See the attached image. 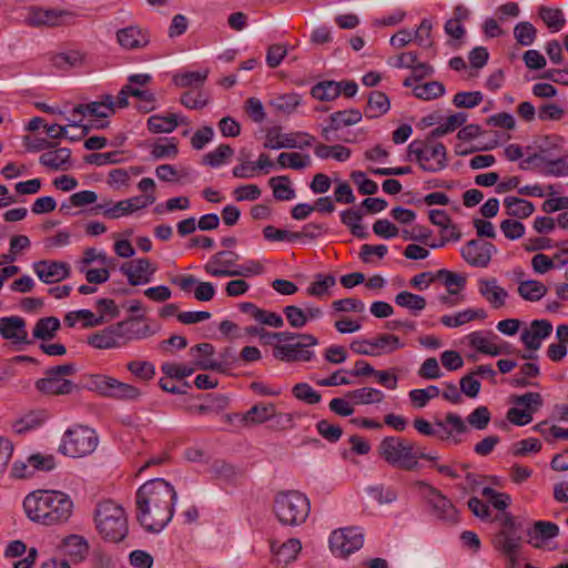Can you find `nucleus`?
I'll return each mask as SVG.
<instances>
[{"mask_svg":"<svg viewBox=\"0 0 568 568\" xmlns=\"http://www.w3.org/2000/svg\"><path fill=\"white\" fill-rule=\"evenodd\" d=\"M73 507L71 497L60 490H34L23 500L27 517L44 526L65 524L73 514Z\"/></svg>","mask_w":568,"mask_h":568,"instance_id":"2","label":"nucleus"},{"mask_svg":"<svg viewBox=\"0 0 568 568\" xmlns=\"http://www.w3.org/2000/svg\"><path fill=\"white\" fill-rule=\"evenodd\" d=\"M559 534V527L551 521H536L534 524V529H528L527 535L531 538L529 542H532V539L540 537L541 539H551L557 537Z\"/></svg>","mask_w":568,"mask_h":568,"instance_id":"51","label":"nucleus"},{"mask_svg":"<svg viewBox=\"0 0 568 568\" xmlns=\"http://www.w3.org/2000/svg\"><path fill=\"white\" fill-rule=\"evenodd\" d=\"M156 270V266L146 257L135 258L120 266V272L128 277L132 286L149 283Z\"/></svg>","mask_w":568,"mask_h":568,"instance_id":"14","label":"nucleus"},{"mask_svg":"<svg viewBox=\"0 0 568 568\" xmlns=\"http://www.w3.org/2000/svg\"><path fill=\"white\" fill-rule=\"evenodd\" d=\"M435 425L445 434L440 437L442 439H448L455 434L460 435L468 432L464 419L455 413H448L445 417V420L437 419Z\"/></svg>","mask_w":568,"mask_h":568,"instance_id":"26","label":"nucleus"},{"mask_svg":"<svg viewBox=\"0 0 568 568\" xmlns=\"http://www.w3.org/2000/svg\"><path fill=\"white\" fill-rule=\"evenodd\" d=\"M470 346L475 347L478 352L490 356H498L508 353V349L497 346L489 342L481 332H473L468 335Z\"/></svg>","mask_w":568,"mask_h":568,"instance_id":"37","label":"nucleus"},{"mask_svg":"<svg viewBox=\"0 0 568 568\" xmlns=\"http://www.w3.org/2000/svg\"><path fill=\"white\" fill-rule=\"evenodd\" d=\"M38 277L44 283H55L70 275V267L64 262L40 261L33 265Z\"/></svg>","mask_w":568,"mask_h":568,"instance_id":"17","label":"nucleus"},{"mask_svg":"<svg viewBox=\"0 0 568 568\" xmlns=\"http://www.w3.org/2000/svg\"><path fill=\"white\" fill-rule=\"evenodd\" d=\"M317 433L329 443H337L343 435V429L329 423L327 419H321L316 424Z\"/></svg>","mask_w":568,"mask_h":568,"instance_id":"61","label":"nucleus"},{"mask_svg":"<svg viewBox=\"0 0 568 568\" xmlns=\"http://www.w3.org/2000/svg\"><path fill=\"white\" fill-rule=\"evenodd\" d=\"M65 555L73 561H82L89 554V544L80 535H69L62 541Z\"/></svg>","mask_w":568,"mask_h":568,"instance_id":"25","label":"nucleus"},{"mask_svg":"<svg viewBox=\"0 0 568 568\" xmlns=\"http://www.w3.org/2000/svg\"><path fill=\"white\" fill-rule=\"evenodd\" d=\"M275 415V405L270 404H256L251 407L241 418L244 426L263 424L273 418Z\"/></svg>","mask_w":568,"mask_h":568,"instance_id":"24","label":"nucleus"},{"mask_svg":"<svg viewBox=\"0 0 568 568\" xmlns=\"http://www.w3.org/2000/svg\"><path fill=\"white\" fill-rule=\"evenodd\" d=\"M413 93L420 100H433L445 94V87L439 81H430L413 88Z\"/></svg>","mask_w":568,"mask_h":568,"instance_id":"47","label":"nucleus"},{"mask_svg":"<svg viewBox=\"0 0 568 568\" xmlns=\"http://www.w3.org/2000/svg\"><path fill=\"white\" fill-rule=\"evenodd\" d=\"M268 185L273 190L274 199L277 201H290L296 196L295 190L291 186V180L287 175L271 178Z\"/></svg>","mask_w":568,"mask_h":568,"instance_id":"34","label":"nucleus"},{"mask_svg":"<svg viewBox=\"0 0 568 568\" xmlns=\"http://www.w3.org/2000/svg\"><path fill=\"white\" fill-rule=\"evenodd\" d=\"M341 84L336 81L326 80L318 82L315 84L312 90L311 94L313 98L320 100V101H333L341 94Z\"/></svg>","mask_w":568,"mask_h":568,"instance_id":"42","label":"nucleus"},{"mask_svg":"<svg viewBox=\"0 0 568 568\" xmlns=\"http://www.w3.org/2000/svg\"><path fill=\"white\" fill-rule=\"evenodd\" d=\"M336 280L333 275L316 274L315 281L307 287L306 292L311 296L321 297L325 295L328 288L333 287Z\"/></svg>","mask_w":568,"mask_h":568,"instance_id":"54","label":"nucleus"},{"mask_svg":"<svg viewBox=\"0 0 568 568\" xmlns=\"http://www.w3.org/2000/svg\"><path fill=\"white\" fill-rule=\"evenodd\" d=\"M293 396L308 405L321 402L322 395L307 383H297L292 388Z\"/></svg>","mask_w":568,"mask_h":568,"instance_id":"50","label":"nucleus"},{"mask_svg":"<svg viewBox=\"0 0 568 568\" xmlns=\"http://www.w3.org/2000/svg\"><path fill=\"white\" fill-rule=\"evenodd\" d=\"M97 528L103 539L112 542H119L128 535V519L124 509L106 500L100 503L95 510Z\"/></svg>","mask_w":568,"mask_h":568,"instance_id":"5","label":"nucleus"},{"mask_svg":"<svg viewBox=\"0 0 568 568\" xmlns=\"http://www.w3.org/2000/svg\"><path fill=\"white\" fill-rule=\"evenodd\" d=\"M239 361L236 352L232 347L223 348L219 354V361L213 358H200L194 361L199 369L227 373Z\"/></svg>","mask_w":568,"mask_h":568,"instance_id":"19","label":"nucleus"},{"mask_svg":"<svg viewBox=\"0 0 568 568\" xmlns=\"http://www.w3.org/2000/svg\"><path fill=\"white\" fill-rule=\"evenodd\" d=\"M60 328V321L58 317L49 316L38 320L33 327V337L47 341L55 336L57 331Z\"/></svg>","mask_w":568,"mask_h":568,"instance_id":"38","label":"nucleus"},{"mask_svg":"<svg viewBox=\"0 0 568 568\" xmlns=\"http://www.w3.org/2000/svg\"><path fill=\"white\" fill-rule=\"evenodd\" d=\"M44 422V414L31 412L17 420L13 425L16 433L23 434L39 427Z\"/></svg>","mask_w":568,"mask_h":568,"instance_id":"55","label":"nucleus"},{"mask_svg":"<svg viewBox=\"0 0 568 568\" xmlns=\"http://www.w3.org/2000/svg\"><path fill=\"white\" fill-rule=\"evenodd\" d=\"M314 153L317 158L323 160L333 158L336 161L344 162L349 159L352 151L351 149L341 144L326 145L320 143L315 146Z\"/></svg>","mask_w":568,"mask_h":568,"instance_id":"43","label":"nucleus"},{"mask_svg":"<svg viewBox=\"0 0 568 568\" xmlns=\"http://www.w3.org/2000/svg\"><path fill=\"white\" fill-rule=\"evenodd\" d=\"M373 351H377L379 355L390 354L396 349L404 347V344L399 341L396 335L393 334H379L375 338L371 339Z\"/></svg>","mask_w":568,"mask_h":568,"instance_id":"44","label":"nucleus"},{"mask_svg":"<svg viewBox=\"0 0 568 568\" xmlns=\"http://www.w3.org/2000/svg\"><path fill=\"white\" fill-rule=\"evenodd\" d=\"M467 121L465 112H457L449 115L444 123L435 128L429 134L428 140L440 138L447 133L454 132L459 126L464 125Z\"/></svg>","mask_w":568,"mask_h":568,"instance_id":"40","label":"nucleus"},{"mask_svg":"<svg viewBox=\"0 0 568 568\" xmlns=\"http://www.w3.org/2000/svg\"><path fill=\"white\" fill-rule=\"evenodd\" d=\"M501 525L503 529L496 535L495 539L496 548L511 554L518 545H521V537L518 532L523 529V525L508 513L504 514Z\"/></svg>","mask_w":568,"mask_h":568,"instance_id":"13","label":"nucleus"},{"mask_svg":"<svg viewBox=\"0 0 568 568\" xmlns=\"http://www.w3.org/2000/svg\"><path fill=\"white\" fill-rule=\"evenodd\" d=\"M483 101V94L479 91L458 92L454 95L453 103L457 108L471 109L479 105Z\"/></svg>","mask_w":568,"mask_h":568,"instance_id":"60","label":"nucleus"},{"mask_svg":"<svg viewBox=\"0 0 568 568\" xmlns=\"http://www.w3.org/2000/svg\"><path fill=\"white\" fill-rule=\"evenodd\" d=\"M364 545V534L358 527L335 529L329 536V548L339 558H346Z\"/></svg>","mask_w":568,"mask_h":568,"instance_id":"11","label":"nucleus"},{"mask_svg":"<svg viewBox=\"0 0 568 568\" xmlns=\"http://www.w3.org/2000/svg\"><path fill=\"white\" fill-rule=\"evenodd\" d=\"M98 443V435L92 428L75 425L64 432L58 450L64 456L79 458L93 453Z\"/></svg>","mask_w":568,"mask_h":568,"instance_id":"7","label":"nucleus"},{"mask_svg":"<svg viewBox=\"0 0 568 568\" xmlns=\"http://www.w3.org/2000/svg\"><path fill=\"white\" fill-rule=\"evenodd\" d=\"M0 336L13 345L32 344L28 338L27 322L20 316L0 317Z\"/></svg>","mask_w":568,"mask_h":568,"instance_id":"16","label":"nucleus"},{"mask_svg":"<svg viewBox=\"0 0 568 568\" xmlns=\"http://www.w3.org/2000/svg\"><path fill=\"white\" fill-rule=\"evenodd\" d=\"M491 415L486 406H478L468 416L467 422L469 425L478 430L487 428Z\"/></svg>","mask_w":568,"mask_h":568,"instance_id":"62","label":"nucleus"},{"mask_svg":"<svg viewBox=\"0 0 568 568\" xmlns=\"http://www.w3.org/2000/svg\"><path fill=\"white\" fill-rule=\"evenodd\" d=\"M277 163L281 168H291L294 170H302L311 164L308 154H301L297 152L281 153L277 158Z\"/></svg>","mask_w":568,"mask_h":568,"instance_id":"49","label":"nucleus"},{"mask_svg":"<svg viewBox=\"0 0 568 568\" xmlns=\"http://www.w3.org/2000/svg\"><path fill=\"white\" fill-rule=\"evenodd\" d=\"M395 303L400 307L409 310L414 315H417L426 307V300L424 296L408 291L399 292L395 296Z\"/></svg>","mask_w":568,"mask_h":568,"instance_id":"41","label":"nucleus"},{"mask_svg":"<svg viewBox=\"0 0 568 568\" xmlns=\"http://www.w3.org/2000/svg\"><path fill=\"white\" fill-rule=\"evenodd\" d=\"M433 140H414L408 145V156H414L424 172L436 173L448 165L447 150L442 142Z\"/></svg>","mask_w":568,"mask_h":568,"instance_id":"6","label":"nucleus"},{"mask_svg":"<svg viewBox=\"0 0 568 568\" xmlns=\"http://www.w3.org/2000/svg\"><path fill=\"white\" fill-rule=\"evenodd\" d=\"M547 286L536 280L520 281L518 294L526 301L537 302L547 294Z\"/></svg>","mask_w":568,"mask_h":568,"instance_id":"36","label":"nucleus"},{"mask_svg":"<svg viewBox=\"0 0 568 568\" xmlns=\"http://www.w3.org/2000/svg\"><path fill=\"white\" fill-rule=\"evenodd\" d=\"M481 495L498 510H505L510 504V496L505 493H499L491 487H485Z\"/></svg>","mask_w":568,"mask_h":568,"instance_id":"63","label":"nucleus"},{"mask_svg":"<svg viewBox=\"0 0 568 568\" xmlns=\"http://www.w3.org/2000/svg\"><path fill=\"white\" fill-rule=\"evenodd\" d=\"M283 313L290 325L294 328H302L308 322V316L304 313V310L295 305L284 307Z\"/></svg>","mask_w":568,"mask_h":568,"instance_id":"64","label":"nucleus"},{"mask_svg":"<svg viewBox=\"0 0 568 568\" xmlns=\"http://www.w3.org/2000/svg\"><path fill=\"white\" fill-rule=\"evenodd\" d=\"M346 398L354 405H368L381 403L384 399V393L377 388L363 387L347 392Z\"/></svg>","mask_w":568,"mask_h":568,"instance_id":"31","label":"nucleus"},{"mask_svg":"<svg viewBox=\"0 0 568 568\" xmlns=\"http://www.w3.org/2000/svg\"><path fill=\"white\" fill-rule=\"evenodd\" d=\"M417 443L399 436H387L377 446L378 456L394 468L414 471L420 468Z\"/></svg>","mask_w":568,"mask_h":568,"instance_id":"3","label":"nucleus"},{"mask_svg":"<svg viewBox=\"0 0 568 568\" xmlns=\"http://www.w3.org/2000/svg\"><path fill=\"white\" fill-rule=\"evenodd\" d=\"M539 17L552 31H559L566 22L561 10L549 7H540Z\"/></svg>","mask_w":568,"mask_h":568,"instance_id":"52","label":"nucleus"},{"mask_svg":"<svg viewBox=\"0 0 568 568\" xmlns=\"http://www.w3.org/2000/svg\"><path fill=\"white\" fill-rule=\"evenodd\" d=\"M233 154L234 150L229 144H221L214 151L209 152L203 156V163L212 168H217Z\"/></svg>","mask_w":568,"mask_h":568,"instance_id":"53","label":"nucleus"},{"mask_svg":"<svg viewBox=\"0 0 568 568\" xmlns=\"http://www.w3.org/2000/svg\"><path fill=\"white\" fill-rule=\"evenodd\" d=\"M390 109L388 97L382 91H372L368 94L364 114L368 119H376L386 114Z\"/></svg>","mask_w":568,"mask_h":568,"instance_id":"23","label":"nucleus"},{"mask_svg":"<svg viewBox=\"0 0 568 568\" xmlns=\"http://www.w3.org/2000/svg\"><path fill=\"white\" fill-rule=\"evenodd\" d=\"M119 44L128 50L145 48L150 43V36L146 30L138 26H129L116 31Z\"/></svg>","mask_w":568,"mask_h":568,"instance_id":"20","label":"nucleus"},{"mask_svg":"<svg viewBox=\"0 0 568 568\" xmlns=\"http://www.w3.org/2000/svg\"><path fill=\"white\" fill-rule=\"evenodd\" d=\"M292 335L295 337L282 344L274 345L273 356L285 363L312 361L315 354L313 351H310L308 347L317 345L318 339L311 334L292 332Z\"/></svg>","mask_w":568,"mask_h":568,"instance_id":"8","label":"nucleus"},{"mask_svg":"<svg viewBox=\"0 0 568 568\" xmlns=\"http://www.w3.org/2000/svg\"><path fill=\"white\" fill-rule=\"evenodd\" d=\"M480 294L491 304L494 308H499L505 305L508 293L505 288L497 285L496 278L480 280L479 281Z\"/></svg>","mask_w":568,"mask_h":568,"instance_id":"22","label":"nucleus"},{"mask_svg":"<svg viewBox=\"0 0 568 568\" xmlns=\"http://www.w3.org/2000/svg\"><path fill=\"white\" fill-rule=\"evenodd\" d=\"M143 315L132 316L125 321L115 324L118 337L125 341L143 339L154 334L149 325L140 326L139 323L144 321Z\"/></svg>","mask_w":568,"mask_h":568,"instance_id":"18","label":"nucleus"},{"mask_svg":"<svg viewBox=\"0 0 568 568\" xmlns=\"http://www.w3.org/2000/svg\"><path fill=\"white\" fill-rule=\"evenodd\" d=\"M178 124L179 120L176 114H170L168 116L155 114L150 116L146 122L148 129L154 134L171 133L176 129Z\"/></svg>","mask_w":568,"mask_h":568,"instance_id":"39","label":"nucleus"},{"mask_svg":"<svg viewBox=\"0 0 568 568\" xmlns=\"http://www.w3.org/2000/svg\"><path fill=\"white\" fill-rule=\"evenodd\" d=\"M537 30L530 22H519L514 29V36L521 45H530L536 39Z\"/></svg>","mask_w":568,"mask_h":568,"instance_id":"59","label":"nucleus"},{"mask_svg":"<svg viewBox=\"0 0 568 568\" xmlns=\"http://www.w3.org/2000/svg\"><path fill=\"white\" fill-rule=\"evenodd\" d=\"M439 393L440 390L437 386L430 385L427 388L410 390L409 398L416 407L423 408L432 398L437 397Z\"/></svg>","mask_w":568,"mask_h":568,"instance_id":"56","label":"nucleus"},{"mask_svg":"<svg viewBox=\"0 0 568 568\" xmlns=\"http://www.w3.org/2000/svg\"><path fill=\"white\" fill-rule=\"evenodd\" d=\"M297 140L293 134H282L280 128H272L266 133V142L264 148L266 149H295Z\"/></svg>","mask_w":568,"mask_h":568,"instance_id":"32","label":"nucleus"},{"mask_svg":"<svg viewBox=\"0 0 568 568\" xmlns=\"http://www.w3.org/2000/svg\"><path fill=\"white\" fill-rule=\"evenodd\" d=\"M311 510L308 498L298 490L280 491L274 497L273 511L282 525L298 526Z\"/></svg>","mask_w":568,"mask_h":568,"instance_id":"4","label":"nucleus"},{"mask_svg":"<svg viewBox=\"0 0 568 568\" xmlns=\"http://www.w3.org/2000/svg\"><path fill=\"white\" fill-rule=\"evenodd\" d=\"M77 373V367L73 363H67L50 367L45 371L44 377L36 383L37 389L47 395H68L77 389V385L67 376H72Z\"/></svg>","mask_w":568,"mask_h":568,"instance_id":"9","label":"nucleus"},{"mask_svg":"<svg viewBox=\"0 0 568 568\" xmlns=\"http://www.w3.org/2000/svg\"><path fill=\"white\" fill-rule=\"evenodd\" d=\"M73 17L74 13L68 10L32 6L28 8L26 23L36 28L57 27L63 24L68 18Z\"/></svg>","mask_w":568,"mask_h":568,"instance_id":"12","label":"nucleus"},{"mask_svg":"<svg viewBox=\"0 0 568 568\" xmlns=\"http://www.w3.org/2000/svg\"><path fill=\"white\" fill-rule=\"evenodd\" d=\"M271 549L277 557L280 562L288 564L296 559L302 549L301 541L296 538H291L276 547V542L272 541Z\"/></svg>","mask_w":568,"mask_h":568,"instance_id":"33","label":"nucleus"},{"mask_svg":"<svg viewBox=\"0 0 568 568\" xmlns=\"http://www.w3.org/2000/svg\"><path fill=\"white\" fill-rule=\"evenodd\" d=\"M301 95L297 93H287L274 98L270 104L276 112L290 115L301 104Z\"/></svg>","mask_w":568,"mask_h":568,"instance_id":"45","label":"nucleus"},{"mask_svg":"<svg viewBox=\"0 0 568 568\" xmlns=\"http://www.w3.org/2000/svg\"><path fill=\"white\" fill-rule=\"evenodd\" d=\"M110 204L111 202L98 204L94 210H103V215L109 219H119L132 213L130 203L126 200L119 201L113 206H110Z\"/></svg>","mask_w":568,"mask_h":568,"instance_id":"58","label":"nucleus"},{"mask_svg":"<svg viewBox=\"0 0 568 568\" xmlns=\"http://www.w3.org/2000/svg\"><path fill=\"white\" fill-rule=\"evenodd\" d=\"M496 251L495 245L490 242L479 240H470L462 248L463 258L471 266L486 267Z\"/></svg>","mask_w":568,"mask_h":568,"instance_id":"15","label":"nucleus"},{"mask_svg":"<svg viewBox=\"0 0 568 568\" xmlns=\"http://www.w3.org/2000/svg\"><path fill=\"white\" fill-rule=\"evenodd\" d=\"M509 402L519 408L523 407L521 409L531 416L544 405L541 394L536 392H528L523 395H511Z\"/></svg>","mask_w":568,"mask_h":568,"instance_id":"27","label":"nucleus"},{"mask_svg":"<svg viewBox=\"0 0 568 568\" xmlns=\"http://www.w3.org/2000/svg\"><path fill=\"white\" fill-rule=\"evenodd\" d=\"M429 503L436 517L449 524L458 520V511L453 503L446 498L439 490L430 488Z\"/></svg>","mask_w":568,"mask_h":568,"instance_id":"21","label":"nucleus"},{"mask_svg":"<svg viewBox=\"0 0 568 568\" xmlns=\"http://www.w3.org/2000/svg\"><path fill=\"white\" fill-rule=\"evenodd\" d=\"M209 71H189L178 73L173 77V83L180 88L201 87L207 79Z\"/></svg>","mask_w":568,"mask_h":568,"instance_id":"46","label":"nucleus"},{"mask_svg":"<svg viewBox=\"0 0 568 568\" xmlns=\"http://www.w3.org/2000/svg\"><path fill=\"white\" fill-rule=\"evenodd\" d=\"M176 498L163 478L145 481L135 493L136 520L148 532H160L173 518Z\"/></svg>","mask_w":568,"mask_h":568,"instance_id":"1","label":"nucleus"},{"mask_svg":"<svg viewBox=\"0 0 568 568\" xmlns=\"http://www.w3.org/2000/svg\"><path fill=\"white\" fill-rule=\"evenodd\" d=\"M72 116L75 115H92L97 118H108L110 116V112L108 110H104V105L101 104L99 101H93L88 104H78L72 109Z\"/></svg>","mask_w":568,"mask_h":568,"instance_id":"57","label":"nucleus"},{"mask_svg":"<svg viewBox=\"0 0 568 568\" xmlns=\"http://www.w3.org/2000/svg\"><path fill=\"white\" fill-rule=\"evenodd\" d=\"M436 278L443 280L445 286L449 294L455 295L458 293V290L452 288L453 286H457L459 290H463L466 285V276L462 274L454 273L446 268H442L434 274V281Z\"/></svg>","mask_w":568,"mask_h":568,"instance_id":"48","label":"nucleus"},{"mask_svg":"<svg viewBox=\"0 0 568 568\" xmlns=\"http://www.w3.org/2000/svg\"><path fill=\"white\" fill-rule=\"evenodd\" d=\"M504 205L507 214L517 219H527L535 211V206L530 201L517 196L505 197Z\"/></svg>","mask_w":568,"mask_h":568,"instance_id":"30","label":"nucleus"},{"mask_svg":"<svg viewBox=\"0 0 568 568\" xmlns=\"http://www.w3.org/2000/svg\"><path fill=\"white\" fill-rule=\"evenodd\" d=\"M116 338H119L118 331H115V325H112L89 336L88 343L98 349H109L120 346Z\"/></svg>","mask_w":568,"mask_h":568,"instance_id":"29","label":"nucleus"},{"mask_svg":"<svg viewBox=\"0 0 568 568\" xmlns=\"http://www.w3.org/2000/svg\"><path fill=\"white\" fill-rule=\"evenodd\" d=\"M71 156V150L68 148H60L54 151H48L42 153L39 158L41 165L47 166L51 170H65L64 165L69 163Z\"/></svg>","mask_w":568,"mask_h":568,"instance_id":"28","label":"nucleus"},{"mask_svg":"<svg viewBox=\"0 0 568 568\" xmlns=\"http://www.w3.org/2000/svg\"><path fill=\"white\" fill-rule=\"evenodd\" d=\"M363 114L357 109L336 111L329 115L331 129L339 131L343 126L354 125L362 121Z\"/></svg>","mask_w":568,"mask_h":568,"instance_id":"35","label":"nucleus"},{"mask_svg":"<svg viewBox=\"0 0 568 568\" xmlns=\"http://www.w3.org/2000/svg\"><path fill=\"white\" fill-rule=\"evenodd\" d=\"M87 387L101 396L118 400H135L141 395L138 387L106 375H91Z\"/></svg>","mask_w":568,"mask_h":568,"instance_id":"10","label":"nucleus"}]
</instances>
